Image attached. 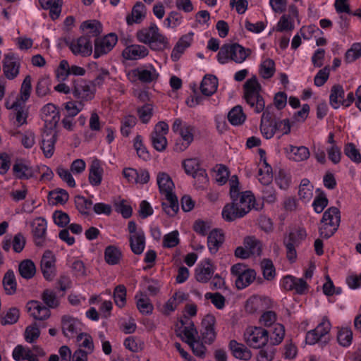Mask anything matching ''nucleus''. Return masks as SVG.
<instances>
[{
	"label": "nucleus",
	"mask_w": 361,
	"mask_h": 361,
	"mask_svg": "<svg viewBox=\"0 0 361 361\" xmlns=\"http://www.w3.org/2000/svg\"><path fill=\"white\" fill-rule=\"evenodd\" d=\"M137 39L155 51H161L168 47V38L160 32L155 23H151L149 27H143L136 32Z\"/></svg>",
	"instance_id": "obj_1"
},
{
	"label": "nucleus",
	"mask_w": 361,
	"mask_h": 361,
	"mask_svg": "<svg viewBox=\"0 0 361 361\" xmlns=\"http://www.w3.org/2000/svg\"><path fill=\"white\" fill-rule=\"evenodd\" d=\"M261 91L262 86L256 76H252L243 85V97L256 114L262 112L265 108V101L261 94Z\"/></svg>",
	"instance_id": "obj_2"
},
{
	"label": "nucleus",
	"mask_w": 361,
	"mask_h": 361,
	"mask_svg": "<svg viewBox=\"0 0 361 361\" xmlns=\"http://www.w3.org/2000/svg\"><path fill=\"white\" fill-rule=\"evenodd\" d=\"M251 54L250 49H245L239 44H228L223 45L218 54L217 59L220 63L224 64L229 61L236 63H242Z\"/></svg>",
	"instance_id": "obj_3"
},
{
	"label": "nucleus",
	"mask_w": 361,
	"mask_h": 361,
	"mask_svg": "<svg viewBox=\"0 0 361 361\" xmlns=\"http://www.w3.org/2000/svg\"><path fill=\"white\" fill-rule=\"evenodd\" d=\"M172 130L180 135L179 140L176 143V149L180 152L185 150L194 140L195 126L183 122L180 118H176L172 125Z\"/></svg>",
	"instance_id": "obj_4"
},
{
	"label": "nucleus",
	"mask_w": 361,
	"mask_h": 361,
	"mask_svg": "<svg viewBox=\"0 0 361 361\" xmlns=\"http://www.w3.org/2000/svg\"><path fill=\"white\" fill-rule=\"evenodd\" d=\"M231 274L235 278V284L238 290L249 286L256 279V271L247 268L243 263L233 264L231 268Z\"/></svg>",
	"instance_id": "obj_5"
},
{
	"label": "nucleus",
	"mask_w": 361,
	"mask_h": 361,
	"mask_svg": "<svg viewBox=\"0 0 361 361\" xmlns=\"http://www.w3.org/2000/svg\"><path fill=\"white\" fill-rule=\"evenodd\" d=\"M307 236L306 231L303 228H297L292 230L287 238L283 240L286 248L288 259L293 262L297 258L295 247H298Z\"/></svg>",
	"instance_id": "obj_6"
},
{
	"label": "nucleus",
	"mask_w": 361,
	"mask_h": 361,
	"mask_svg": "<svg viewBox=\"0 0 361 361\" xmlns=\"http://www.w3.org/2000/svg\"><path fill=\"white\" fill-rule=\"evenodd\" d=\"M72 93L76 99L83 103L94 97L95 89L90 82L80 78L73 81Z\"/></svg>",
	"instance_id": "obj_7"
},
{
	"label": "nucleus",
	"mask_w": 361,
	"mask_h": 361,
	"mask_svg": "<svg viewBox=\"0 0 361 361\" xmlns=\"http://www.w3.org/2000/svg\"><path fill=\"white\" fill-rule=\"evenodd\" d=\"M269 332L262 327H250L245 333L247 344L253 348L264 347L269 341Z\"/></svg>",
	"instance_id": "obj_8"
},
{
	"label": "nucleus",
	"mask_w": 361,
	"mask_h": 361,
	"mask_svg": "<svg viewBox=\"0 0 361 361\" xmlns=\"http://www.w3.org/2000/svg\"><path fill=\"white\" fill-rule=\"evenodd\" d=\"M169 132V126L164 121L158 122L151 133V141L154 149L159 152L165 150L167 146L166 135Z\"/></svg>",
	"instance_id": "obj_9"
},
{
	"label": "nucleus",
	"mask_w": 361,
	"mask_h": 361,
	"mask_svg": "<svg viewBox=\"0 0 361 361\" xmlns=\"http://www.w3.org/2000/svg\"><path fill=\"white\" fill-rule=\"evenodd\" d=\"M3 73L8 80H13L20 73V59L13 53L5 54L2 61Z\"/></svg>",
	"instance_id": "obj_10"
},
{
	"label": "nucleus",
	"mask_w": 361,
	"mask_h": 361,
	"mask_svg": "<svg viewBox=\"0 0 361 361\" xmlns=\"http://www.w3.org/2000/svg\"><path fill=\"white\" fill-rule=\"evenodd\" d=\"M117 41V36L114 33L108 34L102 38H97L94 40V58L98 59L109 53L114 47Z\"/></svg>",
	"instance_id": "obj_11"
},
{
	"label": "nucleus",
	"mask_w": 361,
	"mask_h": 361,
	"mask_svg": "<svg viewBox=\"0 0 361 361\" xmlns=\"http://www.w3.org/2000/svg\"><path fill=\"white\" fill-rule=\"evenodd\" d=\"M68 47L74 55L86 57L92 53V44L90 39L87 36H81L73 39L68 44Z\"/></svg>",
	"instance_id": "obj_12"
},
{
	"label": "nucleus",
	"mask_w": 361,
	"mask_h": 361,
	"mask_svg": "<svg viewBox=\"0 0 361 361\" xmlns=\"http://www.w3.org/2000/svg\"><path fill=\"white\" fill-rule=\"evenodd\" d=\"M57 140V135L55 130L49 128L45 130L42 135L41 149L47 158L53 156L55 149V143Z\"/></svg>",
	"instance_id": "obj_13"
},
{
	"label": "nucleus",
	"mask_w": 361,
	"mask_h": 361,
	"mask_svg": "<svg viewBox=\"0 0 361 361\" xmlns=\"http://www.w3.org/2000/svg\"><path fill=\"white\" fill-rule=\"evenodd\" d=\"M40 266L44 277L48 281H51L56 275V267L55 257L51 251L44 252Z\"/></svg>",
	"instance_id": "obj_14"
},
{
	"label": "nucleus",
	"mask_w": 361,
	"mask_h": 361,
	"mask_svg": "<svg viewBox=\"0 0 361 361\" xmlns=\"http://www.w3.org/2000/svg\"><path fill=\"white\" fill-rule=\"evenodd\" d=\"M31 227L36 245L42 246L45 240L47 221L43 218H36L31 223Z\"/></svg>",
	"instance_id": "obj_15"
},
{
	"label": "nucleus",
	"mask_w": 361,
	"mask_h": 361,
	"mask_svg": "<svg viewBox=\"0 0 361 361\" xmlns=\"http://www.w3.org/2000/svg\"><path fill=\"white\" fill-rule=\"evenodd\" d=\"M232 200H236L243 216H245L252 208H255V199L250 191L240 192Z\"/></svg>",
	"instance_id": "obj_16"
},
{
	"label": "nucleus",
	"mask_w": 361,
	"mask_h": 361,
	"mask_svg": "<svg viewBox=\"0 0 361 361\" xmlns=\"http://www.w3.org/2000/svg\"><path fill=\"white\" fill-rule=\"evenodd\" d=\"M157 182L159 186V192L164 197H170L174 195V183L169 176L165 172H159L157 176Z\"/></svg>",
	"instance_id": "obj_17"
},
{
	"label": "nucleus",
	"mask_w": 361,
	"mask_h": 361,
	"mask_svg": "<svg viewBox=\"0 0 361 361\" xmlns=\"http://www.w3.org/2000/svg\"><path fill=\"white\" fill-rule=\"evenodd\" d=\"M27 312L35 319L44 320L49 317L50 310L40 302L32 300L27 304Z\"/></svg>",
	"instance_id": "obj_18"
},
{
	"label": "nucleus",
	"mask_w": 361,
	"mask_h": 361,
	"mask_svg": "<svg viewBox=\"0 0 361 361\" xmlns=\"http://www.w3.org/2000/svg\"><path fill=\"white\" fill-rule=\"evenodd\" d=\"M193 35L194 33L190 32L183 35L179 39L171 51V57L173 61H178L184 53L185 50L190 46L192 42Z\"/></svg>",
	"instance_id": "obj_19"
},
{
	"label": "nucleus",
	"mask_w": 361,
	"mask_h": 361,
	"mask_svg": "<svg viewBox=\"0 0 361 361\" xmlns=\"http://www.w3.org/2000/svg\"><path fill=\"white\" fill-rule=\"evenodd\" d=\"M13 172L16 178L21 180H27L34 176V169L27 161L17 160L13 166Z\"/></svg>",
	"instance_id": "obj_20"
},
{
	"label": "nucleus",
	"mask_w": 361,
	"mask_h": 361,
	"mask_svg": "<svg viewBox=\"0 0 361 361\" xmlns=\"http://www.w3.org/2000/svg\"><path fill=\"white\" fill-rule=\"evenodd\" d=\"M215 322V317L212 314L206 315L202 319V338L205 343H211L216 338V332L214 330Z\"/></svg>",
	"instance_id": "obj_21"
},
{
	"label": "nucleus",
	"mask_w": 361,
	"mask_h": 361,
	"mask_svg": "<svg viewBox=\"0 0 361 361\" xmlns=\"http://www.w3.org/2000/svg\"><path fill=\"white\" fill-rule=\"evenodd\" d=\"M214 267L210 260L202 262L195 269V279L200 283H207L212 277Z\"/></svg>",
	"instance_id": "obj_22"
},
{
	"label": "nucleus",
	"mask_w": 361,
	"mask_h": 361,
	"mask_svg": "<svg viewBox=\"0 0 361 361\" xmlns=\"http://www.w3.org/2000/svg\"><path fill=\"white\" fill-rule=\"evenodd\" d=\"M148 54V49L140 44L128 46L123 51V56L127 60H138L145 58Z\"/></svg>",
	"instance_id": "obj_23"
},
{
	"label": "nucleus",
	"mask_w": 361,
	"mask_h": 361,
	"mask_svg": "<svg viewBox=\"0 0 361 361\" xmlns=\"http://www.w3.org/2000/svg\"><path fill=\"white\" fill-rule=\"evenodd\" d=\"M147 9L140 1L137 2L133 7L131 13L126 16V20L128 25L140 23L146 17Z\"/></svg>",
	"instance_id": "obj_24"
},
{
	"label": "nucleus",
	"mask_w": 361,
	"mask_h": 361,
	"mask_svg": "<svg viewBox=\"0 0 361 361\" xmlns=\"http://www.w3.org/2000/svg\"><path fill=\"white\" fill-rule=\"evenodd\" d=\"M221 215L223 219L228 222L233 221L244 216L236 200H232L231 203L226 204L222 209Z\"/></svg>",
	"instance_id": "obj_25"
},
{
	"label": "nucleus",
	"mask_w": 361,
	"mask_h": 361,
	"mask_svg": "<svg viewBox=\"0 0 361 361\" xmlns=\"http://www.w3.org/2000/svg\"><path fill=\"white\" fill-rule=\"evenodd\" d=\"M41 7L49 10V16L52 20L59 18L63 5V0H39Z\"/></svg>",
	"instance_id": "obj_26"
},
{
	"label": "nucleus",
	"mask_w": 361,
	"mask_h": 361,
	"mask_svg": "<svg viewBox=\"0 0 361 361\" xmlns=\"http://www.w3.org/2000/svg\"><path fill=\"white\" fill-rule=\"evenodd\" d=\"M345 91L342 85H334L331 87L329 95V104L334 109L343 106L344 102Z\"/></svg>",
	"instance_id": "obj_27"
},
{
	"label": "nucleus",
	"mask_w": 361,
	"mask_h": 361,
	"mask_svg": "<svg viewBox=\"0 0 361 361\" xmlns=\"http://www.w3.org/2000/svg\"><path fill=\"white\" fill-rule=\"evenodd\" d=\"M80 323L75 319L63 317L62 319V330L65 336L73 338L80 330Z\"/></svg>",
	"instance_id": "obj_28"
},
{
	"label": "nucleus",
	"mask_w": 361,
	"mask_h": 361,
	"mask_svg": "<svg viewBox=\"0 0 361 361\" xmlns=\"http://www.w3.org/2000/svg\"><path fill=\"white\" fill-rule=\"evenodd\" d=\"M135 75L142 82L149 83L156 80L159 77V73L152 65L146 68H140L135 71Z\"/></svg>",
	"instance_id": "obj_29"
},
{
	"label": "nucleus",
	"mask_w": 361,
	"mask_h": 361,
	"mask_svg": "<svg viewBox=\"0 0 361 361\" xmlns=\"http://www.w3.org/2000/svg\"><path fill=\"white\" fill-rule=\"evenodd\" d=\"M229 348L233 355L240 360H248L252 357L251 351L243 344L231 340L229 343Z\"/></svg>",
	"instance_id": "obj_30"
},
{
	"label": "nucleus",
	"mask_w": 361,
	"mask_h": 361,
	"mask_svg": "<svg viewBox=\"0 0 361 361\" xmlns=\"http://www.w3.org/2000/svg\"><path fill=\"white\" fill-rule=\"evenodd\" d=\"M80 28L84 32L83 36H87L89 39L97 37L102 32V24L96 20L84 21L81 24Z\"/></svg>",
	"instance_id": "obj_31"
},
{
	"label": "nucleus",
	"mask_w": 361,
	"mask_h": 361,
	"mask_svg": "<svg viewBox=\"0 0 361 361\" xmlns=\"http://www.w3.org/2000/svg\"><path fill=\"white\" fill-rule=\"evenodd\" d=\"M224 240V236L221 231L216 229L212 231L207 238V245L210 252L216 253Z\"/></svg>",
	"instance_id": "obj_32"
},
{
	"label": "nucleus",
	"mask_w": 361,
	"mask_h": 361,
	"mask_svg": "<svg viewBox=\"0 0 361 361\" xmlns=\"http://www.w3.org/2000/svg\"><path fill=\"white\" fill-rule=\"evenodd\" d=\"M103 175V169L98 160H94L90 167L89 181L93 186L101 184Z\"/></svg>",
	"instance_id": "obj_33"
},
{
	"label": "nucleus",
	"mask_w": 361,
	"mask_h": 361,
	"mask_svg": "<svg viewBox=\"0 0 361 361\" xmlns=\"http://www.w3.org/2000/svg\"><path fill=\"white\" fill-rule=\"evenodd\" d=\"M243 245L247 248L250 256H260L262 252V243L255 236H247L244 238Z\"/></svg>",
	"instance_id": "obj_34"
},
{
	"label": "nucleus",
	"mask_w": 361,
	"mask_h": 361,
	"mask_svg": "<svg viewBox=\"0 0 361 361\" xmlns=\"http://www.w3.org/2000/svg\"><path fill=\"white\" fill-rule=\"evenodd\" d=\"M135 298L138 310L142 314H149L153 311V305L150 302L149 298L143 293H137Z\"/></svg>",
	"instance_id": "obj_35"
},
{
	"label": "nucleus",
	"mask_w": 361,
	"mask_h": 361,
	"mask_svg": "<svg viewBox=\"0 0 361 361\" xmlns=\"http://www.w3.org/2000/svg\"><path fill=\"white\" fill-rule=\"evenodd\" d=\"M258 180L264 185H270L273 180L272 168L264 159L259 165L258 171Z\"/></svg>",
	"instance_id": "obj_36"
},
{
	"label": "nucleus",
	"mask_w": 361,
	"mask_h": 361,
	"mask_svg": "<svg viewBox=\"0 0 361 361\" xmlns=\"http://www.w3.org/2000/svg\"><path fill=\"white\" fill-rule=\"evenodd\" d=\"M218 80L214 75L205 76L200 85V90L204 95H212L217 90Z\"/></svg>",
	"instance_id": "obj_37"
},
{
	"label": "nucleus",
	"mask_w": 361,
	"mask_h": 361,
	"mask_svg": "<svg viewBox=\"0 0 361 361\" xmlns=\"http://www.w3.org/2000/svg\"><path fill=\"white\" fill-rule=\"evenodd\" d=\"M129 241L131 250L134 254L140 255L143 252L145 247L144 232H139L135 235H130Z\"/></svg>",
	"instance_id": "obj_38"
},
{
	"label": "nucleus",
	"mask_w": 361,
	"mask_h": 361,
	"mask_svg": "<svg viewBox=\"0 0 361 361\" xmlns=\"http://www.w3.org/2000/svg\"><path fill=\"white\" fill-rule=\"evenodd\" d=\"M10 108L13 109V116L16 118L18 126H21L27 123L28 113L25 105H21L18 101H16Z\"/></svg>",
	"instance_id": "obj_39"
},
{
	"label": "nucleus",
	"mask_w": 361,
	"mask_h": 361,
	"mask_svg": "<svg viewBox=\"0 0 361 361\" xmlns=\"http://www.w3.org/2000/svg\"><path fill=\"white\" fill-rule=\"evenodd\" d=\"M122 258L121 250L115 245H109L104 250L105 262L109 265L118 264Z\"/></svg>",
	"instance_id": "obj_40"
},
{
	"label": "nucleus",
	"mask_w": 361,
	"mask_h": 361,
	"mask_svg": "<svg viewBox=\"0 0 361 361\" xmlns=\"http://www.w3.org/2000/svg\"><path fill=\"white\" fill-rule=\"evenodd\" d=\"M76 341L79 347L78 349H82L83 352L89 354L93 353L94 346L93 339L90 335L80 333L77 336Z\"/></svg>",
	"instance_id": "obj_41"
},
{
	"label": "nucleus",
	"mask_w": 361,
	"mask_h": 361,
	"mask_svg": "<svg viewBox=\"0 0 361 361\" xmlns=\"http://www.w3.org/2000/svg\"><path fill=\"white\" fill-rule=\"evenodd\" d=\"M3 286L8 295H13L16 292L17 283L13 270H8L3 278Z\"/></svg>",
	"instance_id": "obj_42"
},
{
	"label": "nucleus",
	"mask_w": 361,
	"mask_h": 361,
	"mask_svg": "<svg viewBox=\"0 0 361 361\" xmlns=\"http://www.w3.org/2000/svg\"><path fill=\"white\" fill-rule=\"evenodd\" d=\"M18 271L20 275L23 278L25 279H30L35 276L36 273V268L32 260L25 259L19 264Z\"/></svg>",
	"instance_id": "obj_43"
},
{
	"label": "nucleus",
	"mask_w": 361,
	"mask_h": 361,
	"mask_svg": "<svg viewBox=\"0 0 361 361\" xmlns=\"http://www.w3.org/2000/svg\"><path fill=\"white\" fill-rule=\"evenodd\" d=\"M289 151L290 154V158L295 161L307 160L310 155L309 149L305 146L295 147L290 145Z\"/></svg>",
	"instance_id": "obj_44"
},
{
	"label": "nucleus",
	"mask_w": 361,
	"mask_h": 361,
	"mask_svg": "<svg viewBox=\"0 0 361 361\" xmlns=\"http://www.w3.org/2000/svg\"><path fill=\"white\" fill-rule=\"evenodd\" d=\"M337 341L340 345L349 347L353 342V331L350 328L341 327L338 329Z\"/></svg>",
	"instance_id": "obj_45"
},
{
	"label": "nucleus",
	"mask_w": 361,
	"mask_h": 361,
	"mask_svg": "<svg viewBox=\"0 0 361 361\" xmlns=\"http://www.w3.org/2000/svg\"><path fill=\"white\" fill-rule=\"evenodd\" d=\"M167 202H162L164 211L171 216H173L178 211V201L176 195H171L170 197H164Z\"/></svg>",
	"instance_id": "obj_46"
},
{
	"label": "nucleus",
	"mask_w": 361,
	"mask_h": 361,
	"mask_svg": "<svg viewBox=\"0 0 361 361\" xmlns=\"http://www.w3.org/2000/svg\"><path fill=\"white\" fill-rule=\"evenodd\" d=\"M246 116L240 106H234L228 114L229 122L233 126L241 125L245 121Z\"/></svg>",
	"instance_id": "obj_47"
},
{
	"label": "nucleus",
	"mask_w": 361,
	"mask_h": 361,
	"mask_svg": "<svg viewBox=\"0 0 361 361\" xmlns=\"http://www.w3.org/2000/svg\"><path fill=\"white\" fill-rule=\"evenodd\" d=\"M298 195L305 202H309L313 197V186L307 179H303L299 187Z\"/></svg>",
	"instance_id": "obj_48"
},
{
	"label": "nucleus",
	"mask_w": 361,
	"mask_h": 361,
	"mask_svg": "<svg viewBox=\"0 0 361 361\" xmlns=\"http://www.w3.org/2000/svg\"><path fill=\"white\" fill-rule=\"evenodd\" d=\"M42 111L45 114L44 118L45 123L49 122L55 126L59 122V114L54 105L51 104L45 105L42 109Z\"/></svg>",
	"instance_id": "obj_49"
},
{
	"label": "nucleus",
	"mask_w": 361,
	"mask_h": 361,
	"mask_svg": "<svg viewBox=\"0 0 361 361\" xmlns=\"http://www.w3.org/2000/svg\"><path fill=\"white\" fill-rule=\"evenodd\" d=\"M275 71V63L272 59H267L260 64L259 74L264 79L271 78Z\"/></svg>",
	"instance_id": "obj_50"
},
{
	"label": "nucleus",
	"mask_w": 361,
	"mask_h": 361,
	"mask_svg": "<svg viewBox=\"0 0 361 361\" xmlns=\"http://www.w3.org/2000/svg\"><path fill=\"white\" fill-rule=\"evenodd\" d=\"M264 278L267 281L273 280L276 276V269L272 261L264 259L260 264Z\"/></svg>",
	"instance_id": "obj_51"
},
{
	"label": "nucleus",
	"mask_w": 361,
	"mask_h": 361,
	"mask_svg": "<svg viewBox=\"0 0 361 361\" xmlns=\"http://www.w3.org/2000/svg\"><path fill=\"white\" fill-rule=\"evenodd\" d=\"M137 116L142 123L147 124L153 116L154 109L151 104H145L137 108Z\"/></svg>",
	"instance_id": "obj_52"
},
{
	"label": "nucleus",
	"mask_w": 361,
	"mask_h": 361,
	"mask_svg": "<svg viewBox=\"0 0 361 361\" xmlns=\"http://www.w3.org/2000/svg\"><path fill=\"white\" fill-rule=\"evenodd\" d=\"M75 204L77 209L82 214H89L92 206V202L90 200L81 195L75 197Z\"/></svg>",
	"instance_id": "obj_53"
},
{
	"label": "nucleus",
	"mask_w": 361,
	"mask_h": 361,
	"mask_svg": "<svg viewBox=\"0 0 361 361\" xmlns=\"http://www.w3.org/2000/svg\"><path fill=\"white\" fill-rule=\"evenodd\" d=\"M183 299V298L181 293H174L164 305V313L169 314L170 312H173Z\"/></svg>",
	"instance_id": "obj_54"
},
{
	"label": "nucleus",
	"mask_w": 361,
	"mask_h": 361,
	"mask_svg": "<svg viewBox=\"0 0 361 361\" xmlns=\"http://www.w3.org/2000/svg\"><path fill=\"white\" fill-rule=\"evenodd\" d=\"M137 118L134 116L128 115L125 116L121 121V133L125 136L128 137L131 131V129L135 126Z\"/></svg>",
	"instance_id": "obj_55"
},
{
	"label": "nucleus",
	"mask_w": 361,
	"mask_h": 361,
	"mask_svg": "<svg viewBox=\"0 0 361 361\" xmlns=\"http://www.w3.org/2000/svg\"><path fill=\"white\" fill-rule=\"evenodd\" d=\"M192 176L195 180L194 185L197 189L204 190L207 188L209 179L205 170H199Z\"/></svg>",
	"instance_id": "obj_56"
},
{
	"label": "nucleus",
	"mask_w": 361,
	"mask_h": 361,
	"mask_svg": "<svg viewBox=\"0 0 361 361\" xmlns=\"http://www.w3.org/2000/svg\"><path fill=\"white\" fill-rule=\"evenodd\" d=\"M340 219L341 216L338 209L335 207H331L324 213L322 222H328L329 224L334 222V224L336 220L338 226H339Z\"/></svg>",
	"instance_id": "obj_57"
},
{
	"label": "nucleus",
	"mask_w": 361,
	"mask_h": 361,
	"mask_svg": "<svg viewBox=\"0 0 361 361\" xmlns=\"http://www.w3.org/2000/svg\"><path fill=\"white\" fill-rule=\"evenodd\" d=\"M337 221H335V223L331 222V224H329L328 222H322L321 226L319 227V234L322 238H329L334 235V233L338 229Z\"/></svg>",
	"instance_id": "obj_58"
},
{
	"label": "nucleus",
	"mask_w": 361,
	"mask_h": 361,
	"mask_svg": "<svg viewBox=\"0 0 361 361\" xmlns=\"http://www.w3.org/2000/svg\"><path fill=\"white\" fill-rule=\"evenodd\" d=\"M285 336L284 326L281 324H276L274 330L270 335V341L272 345L281 343Z\"/></svg>",
	"instance_id": "obj_59"
},
{
	"label": "nucleus",
	"mask_w": 361,
	"mask_h": 361,
	"mask_svg": "<svg viewBox=\"0 0 361 361\" xmlns=\"http://www.w3.org/2000/svg\"><path fill=\"white\" fill-rule=\"evenodd\" d=\"M115 303L119 307L125 306L126 302V288L123 285L117 286L114 292Z\"/></svg>",
	"instance_id": "obj_60"
},
{
	"label": "nucleus",
	"mask_w": 361,
	"mask_h": 361,
	"mask_svg": "<svg viewBox=\"0 0 361 361\" xmlns=\"http://www.w3.org/2000/svg\"><path fill=\"white\" fill-rule=\"evenodd\" d=\"M134 148L137 152L138 157L143 160L149 159V154L147 148L144 146L142 137L141 135H137L134 139Z\"/></svg>",
	"instance_id": "obj_61"
},
{
	"label": "nucleus",
	"mask_w": 361,
	"mask_h": 361,
	"mask_svg": "<svg viewBox=\"0 0 361 361\" xmlns=\"http://www.w3.org/2000/svg\"><path fill=\"white\" fill-rule=\"evenodd\" d=\"M22 145L26 149L32 148L35 144V135L32 130L18 133Z\"/></svg>",
	"instance_id": "obj_62"
},
{
	"label": "nucleus",
	"mask_w": 361,
	"mask_h": 361,
	"mask_svg": "<svg viewBox=\"0 0 361 361\" xmlns=\"http://www.w3.org/2000/svg\"><path fill=\"white\" fill-rule=\"evenodd\" d=\"M20 312L16 307L10 308L6 314L1 317V324H13L16 323L19 319Z\"/></svg>",
	"instance_id": "obj_63"
},
{
	"label": "nucleus",
	"mask_w": 361,
	"mask_h": 361,
	"mask_svg": "<svg viewBox=\"0 0 361 361\" xmlns=\"http://www.w3.org/2000/svg\"><path fill=\"white\" fill-rule=\"evenodd\" d=\"M361 56V44L355 43L352 45L345 55V61L347 63H352Z\"/></svg>",
	"instance_id": "obj_64"
}]
</instances>
